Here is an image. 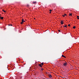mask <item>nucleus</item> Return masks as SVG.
I'll return each instance as SVG.
<instances>
[{
  "mask_svg": "<svg viewBox=\"0 0 79 79\" xmlns=\"http://www.w3.org/2000/svg\"><path fill=\"white\" fill-rule=\"evenodd\" d=\"M63 65H64L65 66H66L67 64H68V63H64L63 64Z\"/></svg>",
  "mask_w": 79,
  "mask_h": 79,
  "instance_id": "f257e3e1",
  "label": "nucleus"
},
{
  "mask_svg": "<svg viewBox=\"0 0 79 79\" xmlns=\"http://www.w3.org/2000/svg\"><path fill=\"white\" fill-rule=\"evenodd\" d=\"M48 76H49V78H52V76L51 74H49L48 75Z\"/></svg>",
  "mask_w": 79,
  "mask_h": 79,
  "instance_id": "f03ea898",
  "label": "nucleus"
},
{
  "mask_svg": "<svg viewBox=\"0 0 79 79\" xmlns=\"http://www.w3.org/2000/svg\"><path fill=\"white\" fill-rule=\"evenodd\" d=\"M67 15L66 14H64V15H63L62 16H63V17H64L65 16H66Z\"/></svg>",
  "mask_w": 79,
  "mask_h": 79,
  "instance_id": "7ed1b4c3",
  "label": "nucleus"
},
{
  "mask_svg": "<svg viewBox=\"0 0 79 79\" xmlns=\"http://www.w3.org/2000/svg\"><path fill=\"white\" fill-rule=\"evenodd\" d=\"M64 23H63V21H61V24H63Z\"/></svg>",
  "mask_w": 79,
  "mask_h": 79,
  "instance_id": "20e7f679",
  "label": "nucleus"
},
{
  "mask_svg": "<svg viewBox=\"0 0 79 79\" xmlns=\"http://www.w3.org/2000/svg\"><path fill=\"white\" fill-rule=\"evenodd\" d=\"M62 57H63V58H66V57L63 55H62Z\"/></svg>",
  "mask_w": 79,
  "mask_h": 79,
  "instance_id": "39448f33",
  "label": "nucleus"
},
{
  "mask_svg": "<svg viewBox=\"0 0 79 79\" xmlns=\"http://www.w3.org/2000/svg\"><path fill=\"white\" fill-rule=\"evenodd\" d=\"M0 19H3V17H1L0 18Z\"/></svg>",
  "mask_w": 79,
  "mask_h": 79,
  "instance_id": "423d86ee",
  "label": "nucleus"
},
{
  "mask_svg": "<svg viewBox=\"0 0 79 79\" xmlns=\"http://www.w3.org/2000/svg\"><path fill=\"white\" fill-rule=\"evenodd\" d=\"M39 66H40V67H41V68H42V65H41V64H39Z\"/></svg>",
  "mask_w": 79,
  "mask_h": 79,
  "instance_id": "0eeeda50",
  "label": "nucleus"
},
{
  "mask_svg": "<svg viewBox=\"0 0 79 79\" xmlns=\"http://www.w3.org/2000/svg\"><path fill=\"white\" fill-rule=\"evenodd\" d=\"M2 11H3L4 13H6V11L5 10H2Z\"/></svg>",
  "mask_w": 79,
  "mask_h": 79,
  "instance_id": "6e6552de",
  "label": "nucleus"
},
{
  "mask_svg": "<svg viewBox=\"0 0 79 79\" xmlns=\"http://www.w3.org/2000/svg\"><path fill=\"white\" fill-rule=\"evenodd\" d=\"M72 13L71 14H69V16H72Z\"/></svg>",
  "mask_w": 79,
  "mask_h": 79,
  "instance_id": "1a4fd4ad",
  "label": "nucleus"
},
{
  "mask_svg": "<svg viewBox=\"0 0 79 79\" xmlns=\"http://www.w3.org/2000/svg\"><path fill=\"white\" fill-rule=\"evenodd\" d=\"M73 29H76V27H75V26H74L73 27Z\"/></svg>",
  "mask_w": 79,
  "mask_h": 79,
  "instance_id": "9d476101",
  "label": "nucleus"
},
{
  "mask_svg": "<svg viewBox=\"0 0 79 79\" xmlns=\"http://www.w3.org/2000/svg\"><path fill=\"white\" fill-rule=\"evenodd\" d=\"M33 3H36V2H33Z\"/></svg>",
  "mask_w": 79,
  "mask_h": 79,
  "instance_id": "9b49d317",
  "label": "nucleus"
},
{
  "mask_svg": "<svg viewBox=\"0 0 79 79\" xmlns=\"http://www.w3.org/2000/svg\"><path fill=\"white\" fill-rule=\"evenodd\" d=\"M22 23H24V19H22Z\"/></svg>",
  "mask_w": 79,
  "mask_h": 79,
  "instance_id": "f8f14e48",
  "label": "nucleus"
},
{
  "mask_svg": "<svg viewBox=\"0 0 79 79\" xmlns=\"http://www.w3.org/2000/svg\"><path fill=\"white\" fill-rule=\"evenodd\" d=\"M41 64L42 66H43V65L44 64V63H41Z\"/></svg>",
  "mask_w": 79,
  "mask_h": 79,
  "instance_id": "ddd939ff",
  "label": "nucleus"
},
{
  "mask_svg": "<svg viewBox=\"0 0 79 79\" xmlns=\"http://www.w3.org/2000/svg\"><path fill=\"white\" fill-rule=\"evenodd\" d=\"M20 24H23V22H21Z\"/></svg>",
  "mask_w": 79,
  "mask_h": 79,
  "instance_id": "4468645a",
  "label": "nucleus"
},
{
  "mask_svg": "<svg viewBox=\"0 0 79 79\" xmlns=\"http://www.w3.org/2000/svg\"><path fill=\"white\" fill-rule=\"evenodd\" d=\"M64 27H67V25L64 26Z\"/></svg>",
  "mask_w": 79,
  "mask_h": 79,
  "instance_id": "2eb2a0df",
  "label": "nucleus"
},
{
  "mask_svg": "<svg viewBox=\"0 0 79 79\" xmlns=\"http://www.w3.org/2000/svg\"><path fill=\"white\" fill-rule=\"evenodd\" d=\"M41 69L42 71H43V70H44V69H43V68H41Z\"/></svg>",
  "mask_w": 79,
  "mask_h": 79,
  "instance_id": "dca6fc26",
  "label": "nucleus"
},
{
  "mask_svg": "<svg viewBox=\"0 0 79 79\" xmlns=\"http://www.w3.org/2000/svg\"><path fill=\"white\" fill-rule=\"evenodd\" d=\"M68 26H69V27H70V24H69L68 25Z\"/></svg>",
  "mask_w": 79,
  "mask_h": 79,
  "instance_id": "f3484780",
  "label": "nucleus"
},
{
  "mask_svg": "<svg viewBox=\"0 0 79 79\" xmlns=\"http://www.w3.org/2000/svg\"><path fill=\"white\" fill-rule=\"evenodd\" d=\"M49 11H50V12H51V11H52V10H49Z\"/></svg>",
  "mask_w": 79,
  "mask_h": 79,
  "instance_id": "a211bd4d",
  "label": "nucleus"
},
{
  "mask_svg": "<svg viewBox=\"0 0 79 79\" xmlns=\"http://www.w3.org/2000/svg\"><path fill=\"white\" fill-rule=\"evenodd\" d=\"M9 26H13V25H12V24L9 25Z\"/></svg>",
  "mask_w": 79,
  "mask_h": 79,
  "instance_id": "6ab92c4d",
  "label": "nucleus"
},
{
  "mask_svg": "<svg viewBox=\"0 0 79 79\" xmlns=\"http://www.w3.org/2000/svg\"><path fill=\"white\" fill-rule=\"evenodd\" d=\"M1 16H2L0 14V18H1Z\"/></svg>",
  "mask_w": 79,
  "mask_h": 79,
  "instance_id": "aec40b11",
  "label": "nucleus"
},
{
  "mask_svg": "<svg viewBox=\"0 0 79 79\" xmlns=\"http://www.w3.org/2000/svg\"><path fill=\"white\" fill-rule=\"evenodd\" d=\"M79 17V16H77V18Z\"/></svg>",
  "mask_w": 79,
  "mask_h": 79,
  "instance_id": "412c9836",
  "label": "nucleus"
},
{
  "mask_svg": "<svg viewBox=\"0 0 79 79\" xmlns=\"http://www.w3.org/2000/svg\"><path fill=\"white\" fill-rule=\"evenodd\" d=\"M58 31H59V32H60V30H58Z\"/></svg>",
  "mask_w": 79,
  "mask_h": 79,
  "instance_id": "4be33fe9",
  "label": "nucleus"
},
{
  "mask_svg": "<svg viewBox=\"0 0 79 79\" xmlns=\"http://www.w3.org/2000/svg\"><path fill=\"white\" fill-rule=\"evenodd\" d=\"M77 19H79V17L77 18Z\"/></svg>",
  "mask_w": 79,
  "mask_h": 79,
  "instance_id": "5701e85b",
  "label": "nucleus"
},
{
  "mask_svg": "<svg viewBox=\"0 0 79 79\" xmlns=\"http://www.w3.org/2000/svg\"><path fill=\"white\" fill-rule=\"evenodd\" d=\"M29 5H27V6H28Z\"/></svg>",
  "mask_w": 79,
  "mask_h": 79,
  "instance_id": "b1692460",
  "label": "nucleus"
},
{
  "mask_svg": "<svg viewBox=\"0 0 79 79\" xmlns=\"http://www.w3.org/2000/svg\"><path fill=\"white\" fill-rule=\"evenodd\" d=\"M23 22H25V21H23Z\"/></svg>",
  "mask_w": 79,
  "mask_h": 79,
  "instance_id": "393cba45",
  "label": "nucleus"
},
{
  "mask_svg": "<svg viewBox=\"0 0 79 79\" xmlns=\"http://www.w3.org/2000/svg\"><path fill=\"white\" fill-rule=\"evenodd\" d=\"M50 13H51V12H50Z\"/></svg>",
  "mask_w": 79,
  "mask_h": 79,
  "instance_id": "a878e982",
  "label": "nucleus"
},
{
  "mask_svg": "<svg viewBox=\"0 0 79 79\" xmlns=\"http://www.w3.org/2000/svg\"><path fill=\"white\" fill-rule=\"evenodd\" d=\"M34 19H35V18Z\"/></svg>",
  "mask_w": 79,
  "mask_h": 79,
  "instance_id": "bb28decb",
  "label": "nucleus"
}]
</instances>
